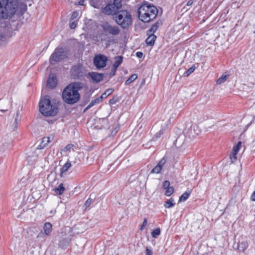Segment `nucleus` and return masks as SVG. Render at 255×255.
Instances as JSON below:
<instances>
[{"label":"nucleus","instance_id":"nucleus-33","mask_svg":"<svg viewBox=\"0 0 255 255\" xmlns=\"http://www.w3.org/2000/svg\"><path fill=\"white\" fill-rule=\"evenodd\" d=\"M163 134V132L162 130H159L158 132H157L154 137H153V139L155 140L156 139L160 137L162 134Z\"/></svg>","mask_w":255,"mask_h":255},{"label":"nucleus","instance_id":"nucleus-15","mask_svg":"<svg viewBox=\"0 0 255 255\" xmlns=\"http://www.w3.org/2000/svg\"><path fill=\"white\" fill-rule=\"evenodd\" d=\"M70 240L68 239V238H63L62 239H61L60 241H59V247L62 248V249H66L69 243H70Z\"/></svg>","mask_w":255,"mask_h":255},{"label":"nucleus","instance_id":"nucleus-40","mask_svg":"<svg viewBox=\"0 0 255 255\" xmlns=\"http://www.w3.org/2000/svg\"><path fill=\"white\" fill-rule=\"evenodd\" d=\"M70 27L71 29H74L76 27V23L75 22H70Z\"/></svg>","mask_w":255,"mask_h":255},{"label":"nucleus","instance_id":"nucleus-27","mask_svg":"<svg viewBox=\"0 0 255 255\" xmlns=\"http://www.w3.org/2000/svg\"><path fill=\"white\" fill-rule=\"evenodd\" d=\"M160 229L159 228H156L152 231L151 236L153 238H156L157 236L160 235Z\"/></svg>","mask_w":255,"mask_h":255},{"label":"nucleus","instance_id":"nucleus-3","mask_svg":"<svg viewBox=\"0 0 255 255\" xmlns=\"http://www.w3.org/2000/svg\"><path fill=\"white\" fill-rule=\"evenodd\" d=\"M158 13L157 8L151 4H142L138 9V18L144 22H149L156 17Z\"/></svg>","mask_w":255,"mask_h":255},{"label":"nucleus","instance_id":"nucleus-7","mask_svg":"<svg viewBox=\"0 0 255 255\" xmlns=\"http://www.w3.org/2000/svg\"><path fill=\"white\" fill-rule=\"evenodd\" d=\"M68 57V52L62 47H57L51 55L49 62L53 64V61L58 62Z\"/></svg>","mask_w":255,"mask_h":255},{"label":"nucleus","instance_id":"nucleus-48","mask_svg":"<svg viewBox=\"0 0 255 255\" xmlns=\"http://www.w3.org/2000/svg\"><path fill=\"white\" fill-rule=\"evenodd\" d=\"M78 13L77 12H73L72 15V18L74 19L77 17Z\"/></svg>","mask_w":255,"mask_h":255},{"label":"nucleus","instance_id":"nucleus-17","mask_svg":"<svg viewBox=\"0 0 255 255\" xmlns=\"http://www.w3.org/2000/svg\"><path fill=\"white\" fill-rule=\"evenodd\" d=\"M65 188L64 187L63 184L61 183L59 185V186L57 187L54 188V191L55 193L59 195H62L63 192L65 191Z\"/></svg>","mask_w":255,"mask_h":255},{"label":"nucleus","instance_id":"nucleus-21","mask_svg":"<svg viewBox=\"0 0 255 255\" xmlns=\"http://www.w3.org/2000/svg\"><path fill=\"white\" fill-rule=\"evenodd\" d=\"M229 77V75H227L225 74H222V76L217 80V84L218 85H220L224 83L227 80Z\"/></svg>","mask_w":255,"mask_h":255},{"label":"nucleus","instance_id":"nucleus-36","mask_svg":"<svg viewBox=\"0 0 255 255\" xmlns=\"http://www.w3.org/2000/svg\"><path fill=\"white\" fill-rule=\"evenodd\" d=\"M146 255H152V249L151 247H147L146 248Z\"/></svg>","mask_w":255,"mask_h":255},{"label":"nucleus","instance_id":"nucleus-41","mask_svg":"<svg viewBox=\"0 0 255 255\" xmlns=\"http://www.w3.org/2000/svg\"><path fill=\"white\" fill-rule=\"evenodd\" d=\"M46 145L44 144V143H42V141L41 142V143L38 145L37 147V149H41L43 148H44Z\"/></svg>","mask_w":255,"mask_h":255},{"label":"nucleus","instance_id":"nucleus-20","mask_svg":"<svg viewBox=\"0 0 255 255\" xmlns=\"http://www.w3.org/2000/svg\"><path fill=\"white\" fill-rule=\"evenodd\" d=\"M71 166V163L70 162H67L60 169V176L62 177V174L67 171Z\"/></svg>","mask_w":255,"mask_h":255},{"label":"nucleus","instance_id":"nucleus-53","mask_svg":"<svg viewBox=\"0 0 255 255\" xmlns=\"http://www.w3.org/2000/svg\"><path fill=\"white\" fill-rule=\"evenodd\" d=\"M110 103L111 104H114L115 103V102L113 99H111L110 100Z\"/></svg>","mask_w":255,"mask_h":255},{"label":"nucleus","instance_id":"nucleus-8","mask_svg":"<svg viewBox=\"0 0 255 255\" xmlns=\"http://www.w3.org/2000/svg\"><path fill=\"white\" fill-rule=\"evenodd\" d=\"M108 60V57L105 55H96L93 59L94 65L97 69L103 68L106 67Z\"/></svg>","mask_w":255,"mask_h":255},{"label":"nucleus","instance_id":"nucleus-47","mask_svg":"<svg viewBox=\"0 0 255 255\" xmlns=\"http://www.w3.org/2000/svg\"><path fill=\"white\" fill-rule=\"evenodd\" d=\"M18 114H19V112L17 111V113H16V117L15 118V125H17V123H18Z\"/></svg>","mask_w":255,"mask_h":255},{"label":"nucleus","instance_id":"nucleus-14","mask_svg":"<svg viewBox=\"0 0 255 255\" xmlns=\"http://www.w3.org/2000/svg\"><path fill=\"white\" fill-rule=\"evenodd\" d=\"M52 230V225L50 223L47 222L44 224L43 231L45 235H49Z\"/></svg>","mask_w":255,"mask_h":255},{"label":"nucleus","instance_id":"nucleus-32","mask_svg":"<svg viewBox=\"0 0 255 255\" xmlns=\"http://www.w3.org/2000/svg\"><path fill=\"white\" fill-rule=\"evenodd\" d=\"M92 201V199L90 198H88L87 201L85 202L84 207L85 208V209L88 208L90 205L91 204Z\"/></svg>","mask_w":255,"mask_h":255},{"label":"nucleus","instance_id":"nucleus-49","mask_svg":"<svg viewBox=\"0 0 255 255\" xmlns=\"http://www.w3.org/2000/svg\"><path fill=\"white\" fill-rule=\"evenodd\" d=\"M251 199L253 201H255V191L253 193Z\"/></svg>","mask_w":255,"mask_h":255},{"label":"nucleus","instance_id":"nucleus-22","mask_svg":"<svg viewBox=\"0 0 255 255\" xmlns=\"http://www.w3.org/2000/svg\"><path fill=\"white\" fill-rule=\"evenodd\" d=\"M191 191H187L185 192L183 194H182V195L180 196L179 198V201H185L189 197L190 195L191 194Z\"/></svg>","mask_w":255,"mask_h":255},{"label":"nucleus","instance_id":"nucleus-44","mask_svg":"<svg viewBox=\"0 0 255 255\" xmlns=\"http://www.w3.org/2000/svg\"><path fill=\"white\" fill-rule=\"evenodd\" d=\"M136 56L139 58H141L143 56V53L141 52H137L136 53Z\"/></svg>","mask_w":255,"mask_h":255},{"label":"nucleus","instance_id":"nucleus-4","mask_svg":"<svg viewBox=\"0 0 255 255\" xmlns=\"http://www.w3.org/2000/svg\"><path fill=\"white\" fill-rule=\"evenodd\" d=\"M39 111L44 116H54L58 113V105L55 103H51L49 99L41 100L39 103Z\"/></svg>","mask_w":255,"mask_h":255},{"label":"nucleus","instance_id":"nucleus-54","mask_svg":"<svg viewBox=\"0 0 255 255\" xmlns=\"http://www.w3.org/2000/svg\"><path fill=\"white\" fill-rule=\"evenodd\" d=\"M0 111H1V112H4V111H7V110H0Z\"/></svg>","mask_w":255,"mask_h":255},{"label":"nucleus","instance_id":"nucleus-42","mask_svg":"<svg viewBox=\"0 0 255 255\" xmlns=\"http://www.w3.org/2000/svg\"><path fill=\"white\" fill-rule=\"evenodd\" d=\"M46 145L44 144V143H42V141L41 142V143L38 145L37 147V149H41L43 148H44Z\"/></svg>","mask_w":255,"mask_h":255},{"label":"nucleus","instance_id":"nucleus-29","mask_svg":"<svg viewBox=\"0 0 255 255\" xmlns=\"http://www.w3.org/2000/svg\"><path fill=\"white\" fill-rule=\"evenodd\" d=\"M242 145V142L239 141L237 145H236L235 146H234L232 152H234L235 153L238 154L239 150L241 147Z\"/></svg>","mask_w":255,"mask_h":255},{"label":"nucleus","instance_id":"nucleus-35","mask_svg":"<svg viewBox=\"0 0 255 255\" xmlns=\"http://www.w3.org/2000/svg\"><path fill=\"white\" fill-rule=\"evenodd\" d=\"M42 143L47 145L50 141L49 137H44L42 139Z\"/></svg>","mask_w":255,"mask_h":255},{"label":"nucleus","instance_id":"nucleus-19","mask_svg":"<svg viewBox=\"0 0 255 255\" xmlns=\"http://www.w3.org/2000/svg\"><path fill=\"white\" fill-rule=\"evenodd\" d=\"M114 90L113 88H109L107 89L105 92L102 94V95L101 96L100 98L101 100H103V99L106 98L108 96L110 95L113 94L114 92Z\"/></svg>","mask_w":255,"mask_h":255},{"label":"nucleus","instance_id":"nucleus-24","mask_svg":"<svg viewBox=\"0 0 255 255\" xmlns=\"http://www.w3.org/2000/svg\"><path fill=\"white\" fill-rule=\"evenodd\" d=\"M175 204V203H174V199L171 198L165 202L164 206L166 208H170L174 206Z\"/></svg>","mask_w":255,"mask_h":255},{"label":"nucleus","instance_id":"nucleus-16","mask_svg":"<svg viewBox=\"0 0 255 255\" xmlns=\"http://www.w3.org/2000/svg\"><path fill=\"white\" fill-rule=\"evenodd\" d=\"M156 38L157 37L155 35H150L145 40L146 44L149 46H153L154 44Z\"/></svg>","mask_w":255,"mask_h":255},{"label":"nucleus","instance_id":"nucleus-28","mask_svg":"<svg viewBox=\"0 0 255 255\" xmlns=\"http://www.w3.org/2000/svg\"><path fill=\"white\" fill-rule=\"evenodd\" d=\"M196 69V67L193 65L191 67H190L187 71L185 72L184 74V76L186 77H188L191 74H192Z\"/></svg>","mask_w":255,"mask_h":255},{"label":"nucleus","instance_id":"nucleus-31","mask_svg":"<svg viewBox=\"0 0 255 255\" xmlns=\"http://www.w3.org/2000/svg\"><path fill=\"white\" fill-rule=\"evenodd\" d=\"M170 185V182L168 180H166V181H164L163 185H162V187L164 189L166 190V189L171 187Z\"/></svg>","mask_w":255,"mask_h":255},{"label":"nucleus","instance_id":"nucleus-37","mask_svg":"<svg viewBox=\"0 0 255 255\" xmlns=\"http://www.w3.org/2000/svg\"><path fill=\"white\" fill-rule=\"evenodd\" d=\"M74 146V145L72 144H69L67 145L63 149V151H67L71 149Z\"/></svg>","mask_w":255,"mask_h":255},{"label":"nucleus","instance_id":"nucleus-39","mask_svg":"<svg viewBox=\"0 0 255 255\" xmlns=\"http://www.w3.org/2000/svg\"><path fill=\"white\" fill-rule=\"evenodd\" d=\"M6 38L5 35L0 33V42H4L6 40Z\"/></svg>","mask_w":255,"mask_h":255},{"label":"nucleus","instance_id":"nucleus-1","mask_svg":"<svg viewBox=\"0 0 255 255\" xmlns=\"http://www.w3.org/2000/svg\"><path fill=\"white\" fill-rule=\"evenodd\" d=\"M82 88L79 82H74L69 84L63 91L62 98L64 101L69 105H73L80 99L79 90Z\"/></svg>","mask_w":255,"mask_h":255},{"label":"nucleus","instance_id":"nucleus-38","mask_svg":"<svg viewBox=\"0 0 255 255\" xmlns=\"http://www.w3.org/2000/svg\"><path fill=\"white\" fill-rule=\"evenodd\" d=\"M146 225H147V219L146 218H145L144 219L143 222L142 224V225L140 228V230L142 231L145 228V227L146 226Z\"/></svg>","mask_w":255,"mask_h":255},{"label":"nucleus","instance_id":"nucleus-18","mask_svg":"<svg viewBox=\"0 0 255 255\" xmlns=\"http://www.w3.org/2000/svg\"><path fill=\"white\" fill-rule=\"evenodd\" d=\"M162 24V21L158 20L155 22L152 26L150 28V31L151 30L154 33L157 30L159 26Z\"/></svg>","mask_w":255,"mask_h":255},{"label":"nucleus","instance_id":"nucleus-43","mask_svg":"<svg viewBox=\"0 0 255 255\" xmlns=\"http://www.w3.org/2000/svg\"><path fill=\"white\" fill-rule=\"evenodd\" d=\"M46 235H45V233L40 232L39 233L37 236V238H44Z\"/></svg>","mask_w":255,"mask_h":255},{"label":"nucleus","instance_id":"nucleus-34","mask_svg":"<svg viewBox=\"0 0 255 255\" xmlns=\"http://www.w3.org/2000/svg\"><path fill=\"white\" fill-rule=\"evenodd\" d=\"M237 153H235L234 152H232L230 155V159L231 160L232 163H233L235 160H237Z\"/></svg>","mask_w":255,"mask_h":255},{"label":"nucleus","instance_id":"nucleus-13","mask_svg":"<svg viewBox=\"0 0 255 255\" xmlns=\"http://www.w3.org/2000/svg\"><path fill=\"white\" fill-rule=\"evenodd\" d=\"M57 85V80L55 76H52L48 78L47 85L48 87L54 89Z\"/></svg>","mask_w":255,"mask_h":255},{"label":"nucleus","instance_id":"nucleus-45","mask_svg":"<svg viewBox=\"0 0 255 255\" xmlns=\"http://www.w3.org/2000/svg\"><path fill=\"white\" fill-rule=\"evenodd\" d=\"M195 0H189L186 4V6H191Z\"/></svg>","mask_w":255,"mask_h":255},{"label":"nucleus","instance_id":"nucleus-23","mask_svg":"<svg viewBox=\"0 0 255 255\" xmlns=\"http://www.w3.org/2000/svg\"><path fill=\"white\" fill-rule=\"evenodd\" d=\"M137 78V75L136 74H132L125 82V84L128 85L133 82Z\"/></svg>","mask_w":255,"mask_h":255},{"label":"nucleus","instance_id":"nucleus-2","mask_svg":"<svg viewBox=\"0 0 255 255\" xmlns=\"http://www.w3.org/2000/svg\"><path fill=\"white\" fill-rule=\"evenodd\" d=\"M18 9L16 0H0V19H12Z\"/></svg>","mask_w":255,"mask_h":255},{"label":"nucleus","instance_id":"nucleus-51","mask_svg":"<svg viewBox=\"0 0 255 255\" xmlns=\"http://www.w3.org/2000/svg\"><path fill=\"white\" fill-rule=\"evenodd\" d=\"M84 0H80L79 2V5H84Z\"/></svg>","mask_w":255,"mask_h":255},{"label":"nucleus","instance_id":"nucleus-10","mask_svg":"<svg viewBox=\"0 0 255 255\" xmlns=\"http://www.w3.org/2000/svg\"><path fill=\"white\" fill-rule=\"evenodd\" d=\"M167 161V159L163 157L157 163L156 166L154 167L150 171V173L153 174H159L162 168L163 167L164 165L165 164L166 162Z\"/></svg>","mask_w":255,"mask_h":255},{"label":"nucleus","instance_id":"nucleus-30","mask_svg":"<svg viewBox=\"0 0 255 255\" xmlns=\"http://www.w3.org/2000/svg\"><path fill=\"white\" fill-rule=\"evenodd\" d=\"M165 194L167 196H170L174 192V188L173 187H170L169 188L166 189L165 190Z\"/></svg>","mask_w":255,"mask_h":255},{"label":"nucleus","instance_id":"nucleus-11","mask_svg":"<svg viewBox=\"0 0 255 255\" xmlns=\"http://www.w3.org/2000/svg\"><path fill=\"white\" fill-rule=\"evenodd\" d=\"M249 243L247 237L242 238L238 244V249L241 252H244L248 247Z\"/></svg>","mask_w":255,"mask_h":255},{"label":"nucleus","instance_id":"nucleus-12","mask_svg":"<svg viewBox=\"0 0 255 255\" xmlns=\"http://www.w3.org/2000/svg\"><path fill=\"white\" fill-rule=\"evenodd\" d=\"M93 82L97 83L101 82L104 78V74L97 72H91L88 74Z\"/></svg>","mask_w":255,"mask_h":255},{"label":"nucleus","instance_id":"nucleus-5","mask_svg":"<svg viewBox=\"0 0 255 255\" xmlns=\"http://www.w3.org/2000/svg\"><path fill=\"white\" fill-rule=\"evenodd\" d=\"M113 18L123 29H127L132 22L131 15L127 10H120Z\"/></svg>","mask_w":255,"mask_h":255},{"label":"nucleus","instance_id":"nucleus-9","mask_svg":"<svg viewBox=\"0 0 255 255\" xmlns=\"http://www.w3.org/2000/svg\"><path fill=\"white\" fill-rule=\"evenodd\" d=\"M103 29L105 33L117 35L120 33L119 28L117 26H112L108 23H105L102 25Z\"/></svg>","mask_w":255,"mask_h":255},{"label":"nucleus","instance_id":"nucleus-25","mask_svg":"<svg viewBox=\"0 0 255 255\" xmlns=\"http://www.w3.org/2000/svg\"><path fill=\"white\" fill-rule=\"evenodd\" d=\"M102 100H101L100 97L95 99V100L92 101V102L89 104V105L87 107L86 110L90 108L94 105H95L96 104L99 103L100 101H101Z\"/></svg>","mask_w":255,"mask_h":255},{"label":"nucleus","instance_id":"nucleus-6","mask_svg":"<svg viewBox=\"0 0 255 255\" xmlns=\"http://www.w3.org/2000/svg\"><path fill=\"white\" fill-rule=\"evenodd\" d=\"M122 6L121 0H114L113 3H109L103 8L102 12L106 15H112L114 16L120 10Z\"/></svg>","mask_w":255,"mask_h":255},{"label":"nucleus","instance_id":"nucleus-50","mask_svg":"<svg viewBox=\"0 0 255 255\" xmlns=\"http://www.w3.org/2000/svg\"><path fill=\"white\" fill-rule=\"evenodd\" d=\"M116 72V71H114V69L112 68V71L110 73V75L111 76H114L115 75Z\"/></svg>","mask_w":255,"mask_h":255},{"label":"nucleus","instance_id":"nucleus-46","mask_svg":"<svg viewBox=\"0 0 255 255\" xmlns=\"http://www.w3.org/2000/svg\"><path fill=\"white\" fill-rule=\"evenodd\" d=\"M146 33H147V35H148V36H149L150 35H154V33L152 32V31L151 30L150 31V28L147 31Z\"/></svg>","mask_w":255,"mask_h":255},{"label":"nucleus","instance_id":"nucleus-26","mask_svg":"<svg viewBox=\"0 0 255 255\" xmlns=\"http://www.w3.org/2000/svg\"><path fill=\"white\" fill-rule=\"evenodd\" d=\"M123 57L122 56H116L115 57V62L114 64L119 67L123 62Z\"/></svg>","mask_w":255,"mask_h":255},{"label":"nucleus","instance_id":"nucleus-52","mask_svg":"<svg viewBox=\"0 0 255 255\" xmlns=\"http://www.w3.org/2000/svg\"><path fill=\"white\" fill-rule=\"evenodd\" d=\"M118 67L113 64V68L114 69V71H117Z\"/></svg>","mask_w":255,"mask_h":255}]
</instances>
